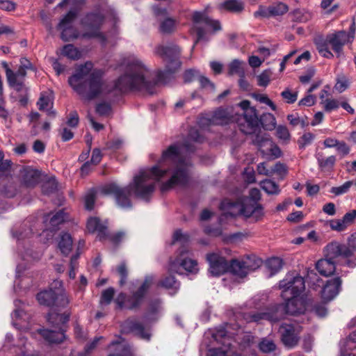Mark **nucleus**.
Segmentation results:
<instances>
[{
  "label": "nucleus",
  "mask_w": 356,
  "mask_h": 356,
  "mask_svg": "<svg viewBox=\"0 0 356 356\" xmlns=\"http://www.w3.org/2000/svg\"><path fill=\"white\" fill-rule=\"evenodd\" d=\"M115 290L113 288H108L104 290L102 293V297L100 300V303L102 305H109L114 296Z\"/></svg>",
  "instance_id": "nucleus-43"
},
{
  "label": "nucleus",
  "mask_w": 356,
  "mask_h": 356,
  "mask_svg": "<svg viewBox=\"0 0 356 356\" xmlns=\"http://www.w3.org/2000/svg\"><path fill=\"white\" fill-rule=\"evenodd\" d=\"M348 86V80L345 76L337 78V81L334 86V89L339 92H343Z\"/></svg>",
  "instance_id": "nucleus-58"
},
{
  "label": "nucleus",
  "mask_w": 356,
  "mask_h": 356,
  "mask_svg": "<svg viewBox=\"0 0 356 356\" xmlns=\"http://www.w3.org/2000/svg\"><path fill=\"white\" fill-rule=\"evenodd\" d=\"M212 337L215 341L222 343L224 348H210L208 353L209 356H238L225 349L227 346H230V343L229 342V339L227 336V332L224 328L217 330L216 332L212 334Z\"/></svg>",
  "instance_id": "nucleus-12"
},
{
  "label": "nucleus",
  "mask_w": 356,
  "mask_h": 356,
  "mask_svg": "<svg viewBox=\"0 0 356 356\" xmlns=\"http://www.w3.org/2000/svg\"><path fill=\"white\" fill-rule=\"evenodd\" d=\"M159 285L172 291V294L177 293L180 286V283L177 281L174 276L170 275L161 280Z\"/></svg>",
  "instance_id": "nucleus-30"
},
{
  "label": "nucleus",
  "mask_w": 356,
  "mask_h": 356,
  "mask_svg": "<svg viewBox=\"0 0 356 356\" xmlns=\"http://www.w3.org/2000/svg\"><path fill=\"white\" fill-rule=\"evenodd\" d=\"M111 346H116L115 350H117V353L115 354H111L108 356H125L127 355V349L124 343L118 341L112 342Z\"/></svg>",
  "instance_id": "nucleus-52"
},
{
  "label": "nucleus",
  "mask_w": 356,
  "mask_h": 356,
  "mask_svg": "<svg viewBox=\"0 0 356 356\" xmlns=\"http://www.w3.org/2000/svg\"><path fill=\"white\" fill-rule=\"evenodd\" d=\"M6 79L10 87L17 92L22 91L24 87V81L17 76L12 70H7Z\"/></svg>",
  "instance_id": "nucleus-28"
},
{
  "label": "nucleus",
  "mask_w": 356,
  "mask_h": 356,
  "mask_svg": "<svg viewBox=\"0 0 356 356\" xmlns=\"http://www.w3.org/2000/svg\"><path fill=\"white\" fill-rule=\"evenodd\" d=\"M37 104L40 111H48L49 108L51 107L52 102L49 97L44 95H41Z\"/></svg>",
  "instance_id": "nucleus-46"
},
{
  "label": "nucleus",
  "mask_w": 356,
  "mask_h": 356,
  "mask_svg": "<svg viewBox=\"0 0 356 356\" xmlns=\"http://www.w3.org/2000/svg\"><path fill=\"white\" fill-rule=\"evenodd\" d=\"M160 305L161 301L159 299L152 302L149 305L148 311L145 318H149L151 315L156 314L159 310Z\"/></svg>",
  "instance_id": "nucleus-63"
},
{
  "label": "nucleus",
  "mask_w": 356,
  "mask_h": 356,
  "mask_svg": "<svg viewBox=\"0 0 356 356\" xmlns=\"http://www.w3.org/2000/svg\"><path fill=\"white\" fill-rule=\"evenodd\" d=\"M272 176L274 174H277L281 178H283L288 172V168L286 165L280 162H277L275 165L271 168Z\"/></svg>",
  "instance_id": "nucleus-44"
},
{
  "label": "nucleus",
  "mask_w": 356,
  "mask_h": 356,
  "mask_svg": "<svg viewBox=\"0 0 356 356\" xmlns=\"http://www.w3.org/2000/svg\"><path fill=\"white\" fill-rule=\"evenodd\" d=\"M95 201V193L94 191H90L85 196V207L88 210H92L94 207Z\"/></svg>",
  "instance_id": "nucleus-53"
},
{
  "label": "nucleus",
  "mask_w": 356,
  "mask_h": 356,
  "mask_svg": "<svg viewBox=\"0 0 356 356\" xmlns=\"http://www.w3.org/2000/svg\"><path fill=\"white\" fill-rule=\"evenodd\" d=\"M276 135L280 140L288 142L290 138V134L285 126L280 125L276 128Z\"/></svg>",
  "instance_id": "nucleus-50"
},
{
  "label": "nucleus",
  "mask_w": 356,
  "mask_h": 356,
  "mask_svg": "<svg viewBox=\"0 0 356 356\" xmlns=\"http://www.w3.org/2000/svg\"><path fill=\"white\" fill-rule=\"evenodd\" d=\"M19 177L25 186L32 187L38 183L40 172L31 167H24L20 170Z\"/></svg>",
  "instance_id": "nucleus-21"
},
{
  "label": "nucleus",
  "mask_w": 356,
  "mask_h": 356,
  "mask_svg": "<svg viewBox=\"0 0 356 356\" xmlns=\"http://www.w3.org/2000/svg\"><path fill=\"white\" fill-rule=\"evenodd\" d=\"M62 54L63 56L72 60H78L81 58V52L72 44L64 46Z\"/></svg>",
  "instance_id": "nucleus-35"
},
{
  "label": "nucleus",
  "mask_w": 356,
  "mask_h": 356,
  "mask_svg": "<svg viewBox=\"0 0 356 356\" xmlns=\"http://www.w3.org/2000/svg\"><path fill=\"white\" fill-rule=\"evenodd\" d=\"M266 266L272 272L277 273L282 267V260L278 257H273L267 260Z\"/></svg>",
  "instance_id": "nucleus-37"
},
{
  "label": "nucleus",
  "mask_w": 356,
  "mask_h": 356,
  "mask_svg": "<svg viewBox=\"0 0 356 356\" xmlns=\"http://www.w3.org/2000/svg\"><path fill=\"white\" fill-rule=\"evenodd\" d=\"M76 16L77 13L75 10H70L58 24L57 29L60 31V38L63 41H70L79 37V31L73 26Z\"/></svg>",
  "instance_id": "nucleus-9"
},
{
  "label": "nucleus",
  "mask_w": 356,
  "mask_h": 356,
  "mask_svg": "<svg viewBox=\"0 0 356 356\" xmlns=\"http://www.w3.org/2000/svg\"><path fill=\"white\" fill-rule=\"evenodd\" d=\"M209 264V273L214 276L222 275L229 269L227 260L218 253H210L207 255Z\"/></svg>",
  "instance_id": "nucleus-15"
},
{
  "label": "nucleus",
  "mask_w": 356,
  "mask_h": 356,
  "mask_svg": "<svg viewBox=\"0 0 356 356\" xmlns=\"http://www.w3.org/2000/svg\"><path fill=\"white\" fill-rule=\"evenodd\" d=\"M314 136L309 132L305 133L303 136L298 140V145L300 148H304L306 145L310 144Z\"/></svg>",
  "instance_id": "nucleus-59"
},
{
  "label": "nucleus",
  "mask_w": 356,
  "mask_h": 356,
  "mask_svg": "<svg viewBox=\"0 0 356 356\" xmlns=\"http://www.w3.org/2000/svg\"><path fill=\"white\" fill-rule=\"evenodd\" d=\"M241 316L246 323H259L263 320L275 321L277 320L274 314L269 312H244L241 314Z\"/></svg>",
  "instance_id": "nucleus-22"
},
{
  "label": "nucleus",
  "mask_w": 356,
  "mask_h": 356,
  "mask_svg": "<svg viewBox=\"0 0 356 356\" xmlns=\"http://www.w3.org/2000/svg\"><path fill=\"white\" fill-rule=\"evenodd\" d=\"M184 149L193 151L186 145L174 144L164 150L158 165L139 171L133 181L127 187H120L115 183L108 184L101 189L104 195H113L119 207L130 208L131 193L144 200H149L155 190V182L167 179L162 182L161 191L165 192L177 186L186 185L189 180L188 168L190 162L184 159Z\"/></svg>",
  "instance_id": "nucleus-2"
},
{
  "label": "nucleus",
  "mask_w": 356,
  "mask_h": 356,
  "mask_svg": "<svg viewBox=\"0 0 356 356\" xmlns=\"http://www.w3.org/2000/svg\"><path fill=\"white\" fill-rule=\"evenodd\" d=\"M301 332L302 327L298 325L282 324L280 327L281 341L286 347L292 348L298 345Z\"/></svg>",
  "instance_id": "nucleus-11"
},
{
  "label": "nucleus",
  "mask_w": 356,
  "mask_h": 356,
  "mask_svg": "<svg viewBox=\"0 0 356 356\" xmlns=\"http://www.w3.org/2000/svg\"><path fill=\"white\" fill-rule=\"evenodd\" d=\"M242 208L243 204H241V200L237 201L225 200L220 204V209L224 211L226 215L231 216H242Z\"/></svg>",
  "instance_id": "nucleus-23"
},
{
  "label": "nucleus",
  "mask_w": 356,
  "mask_h": 356,
  "mask_svg": "<svg viewBox=\"0 0 356 356\" xmlns=\"http://www.w3.org/2000/svg\"><path fill=\"white\" fill-rule=\"evenodd\" d=\"M87 229L90 232H97V236L100 240L106 236V225L102 223L98 218H90L87 222Z\"/></svg>",
  "instance_id": "nucleus-24"
},
{
  "label": "nucleus",
  "mask_w": 356,
  "mask_h": 356,
  "mask_svg": "<svg viewBox=\"0 0 356 356\" xmlns=\"http://www.w3.org/2000/svg\"><path fill=\"white\" fill-rule=\"evenodd\" d=\"M355 23L353 22L348 33L341 31L330 34L327 36L326 41L332 46L334 51L339 52L345 44L353 41L355 38Z\"/></svg>",
  "instance_id": "nucleus-10"
},
{
  "label": "nucleus",
  "mask_w": 356,
  "mask_h": 356,
  "mask_svg": "<svg viewBox=\"0 0 356 356\" xmlns=\"http://www.w3.org/2000/svg\"><path fill=\"white\" fill-rule=\"evenodd\" d=\"M271 72L270 70H264L258 76V85L262 87H266L269 82L271 76Z\"/></svg>",
  "instance_id": "nucleus-48"
},
{
  "label": "nucleus",
  "mask_w": 356,
  "mask_h": 356,
  "mask_svg": "<svg viewBox=\"0 0 356 356\" xmlns=\"http://www.w3.org/2000/svg\"><path fill=\"white\" fill-rule=\"evenodd\" d=\"M80 253L77 251L75 254H74L70 259V270L69 271V277L72 279H74L75 277L76 273H75V268L77 266L76 261L78 258L79 257Z\"/></svg>",
  "instance_id": "nucleus-60"
},
{
  "label": "nucleus",
  "mask_w": 356,
  "mask_h": 356,
  "mask_svg": "<svg viewBox=\"0 0 356 356\" xmlns=\"http://www.w3.org/2000/svg\"><path fill=\"white\" fill-rule=\"evenodd\" d=\"M324 109L327 112L338 108L340 106V101L334 99H326L323 102Z\"/></svg>",
  "instance_id": "nucleus-49"
},
{
  "label": "nucleus",
  "mask_w": 356,
  "mask_h": 356,
  "mask_svg": "<svg viewBox=\"0 0 356 356\" xmlns=\"http://www.w3.org/2000/svg\"><path fill=\"white\" fill-rule=\"evenodd\" d=\"M53 284L54 288H57L58 286L59 287L56 289L51 288L48 291H41L37 295L38 301L40 305L47 307H66L70 302V299L62 288V282L56 280Z\"/></svg>",
  "instance_id": "nucleus-5"
},
{
  "label": "nucleus",
  "mask_w": 356,
  "mask_h": 356,
  "mask_svg": "<svg viewBox=\"0 0 356 356\" xmlns=\"http://www.w3.org/2000/svg\"><path fill=\"white\" fill-rule=\"evenodd\" d=\"M155 53L167 63V69L159 72L156 79L140 60L130 57L124 60L122 65L124 72L115 81L112 90H106L100 72H91V63L78 66L75 73L69 78V84L77 94L86 100L95 99L104 91L111 92L113 90L122 93L137 90L152 94L154 86L165 83V76L173 74L181 65L179 60L180 49L176 44L159 45L155 49Z\"/></svg>",
  "instance_id": "nucleus-1"
},
{
  "label": "nucleus",
  "mask_w": 356,
  "mask_h": 356,
  "mask_svg": "<svg viewBox=\"0 0 356 356\" xmlns=\"http://www.w3.org/2000/svg\"><path fill=\"white\" fill-rule=\"evenodd\" d=\"M353 184V182L352 181H346L343 185L340 186L332 187L330 189V193L334 194L335 195L344 194L349 191Z\"/></svg>",
  "instance_id": "nucleus-42"
},
{
  "label": "nucleus",
  "mask_w": 356,
  "mask_h": 356,
  "mask_svg": "<svg viewBox=\"0 0 356 356\" xmlns=\"http://www.w3.org/2000/svg\"><path fill=\"white\" fill-rule=\"evenodd\" d=\"M261 351L265 353L273 352L276 348V345L272 340L264 339L259 344Z\"/></svg>",
  "instance_id": "nucleus-41"
},
{
  "label": "nucleus",
  "mask_w": 356,
  "mask_h": 356,
  "mask_svg": "<svg viewBox=\"0 0 356 356\" xmlns=\"http://www.w3.org/2000/svg\"><path fill=\"white\" fill-rule=\"evenodd\" d=\"M307 278L309 280V282L314 289H316L317 286L321 287V284H323V280L314 272L309 273Z\"/></svg>",
  "instance_id": "nucleus-61"
},
{
  "label": "nucleus",
  "mask_w": 356,
  "mask_h": 356,
  "mask_svg": "<svg viewBox=\"0 0 356 356\" xmlns=\"http://www.w3.org/2000/svg\"><path fill=\"white\" fill-rule=\"evenodd\" d=\"M96 111L100 115H108L111 112V105L107 103H100L97 106Z\"/></svg>",
  "instance_id": "nucleus-57"
},
{
  "label": "nucleus",
  "mask_w": 356,
  "mask_h": 356,
  "mask_svg": "<svg viewBox=\"0 0 356 356\" xmlns=\"http://www.w3.org/2000/svg\"><path fill=\"white\" fill-rule=\"evenodd\" d=\"M189 251L185 249L180 250L179 255L176 259L171 263L170 266V270L172 272L179 273L177 267H182L185 270L191 273H196L198 271L197 263L195 260L188 258L186 256L188 254Z\"/></svg>",
  "instance_id": "nucleus-13"
},
{
  "label": "nucleus",
  "mask_w": 356,
  "mask_h": 356,
  "mask_svg": "<svg viewBox=\"0 0 356 356\" xmlns=\"http://www.w3.org/2000/svg\"><path fill=\"white\" fill-rule=\"evenodd\" d=\"M341 282L339 277L327 280L321 291L323 300L327 302L334 298L340 291Z\"/></svg>",
  "instance_id": "nucleus-19"
},
{
  "label": "nucleus",
  "mask_w": 356,
  "mask_h": 356,
  "mask_svg": "<svg viewBox=\"0 0 356 356\" xmlns=\"http://www.w3.org/2000/svg\"><path fill=\"white\" fill-rule=\"evenodd\" d=\"M117 272L120 276V284L124 285L127 282L128 275L127 268L124 262L121 263L117 268Z\"/></svg>",
  "instance_id": "nucleus-51"
},
{
  "label": "nucleus",
  "mask_w": 356,
  "mask_h": 356,
  "mask_svg": "<svg viewBox=\"0 0 356 356\" xmlns=\"http://www.w3.org/2000/svg\"><path fill=\"white\" fill-rule=\"evenodd\" d=\"M261 188L268 194L277 195L280 193L279 186L270 179H265L260 183Z\"/></svg>",
  "instance_id": "nucleus-33"
},
{
  "label": "nucleus",
  "mask_w": 356,
  "mask_h": 356,
  "mask_svg": "<svg viewBox=\"0 0 356 356\" xmlns=\"http://www.w3.org/2000/svg\"><path fill=\"white\" fill-rule=\"evenodd\" d=\"M253 97L258 102H259L261 103L266 104V105L269 106L273 111L276 110L275 104L268 97L267 95H260V94H254V95H253Z\"/></svg>",
  "instance_id": "nucleus-54"
},
{
  "label": "nucleus",
  "mask_w": 356,
  "mask_h": 356,
  "mask_svg": "<svg viewBox=\"0 0 356 356\" xmlns=\"http://www.w3.org/2000/svg\"><path fill=\"white\" fill-rule=\"evenodd\" d=\"M316 268L318 273L324 276L332 275L335 270V263L328 258L320 259L316 264Z\"/></svg>",
  "instance_id": "nucleus-26"
},
{
  "label": "nucleus",
  "mask_w": 356,
  "mask_h": 356,
  "mask_svg": "<svg viewBox=\"0 0 356 356\" xmlns=\"http://www.w3.org/2000/svg\"><path fill=\"white\" fill-rule=\"evenodd\" d=\"M343 220L346 225V227H349L353 225L356 219V210H351L349 212L346 213L343 216Z\"/></svg>",
  "instance_id": "nucleus-62"
},
{
  "label": "nucleus",
  "mask_w": 356,
  "mask_h": 356,
  "mask_svg": "<svg viewBox=\"0 0 356 356\" xmlns=\"http://www.w3.org/2000/svg\"><path fill=\"white\" fill-rule=\"evenodd\" d=\"M220 9H226L232 12H239L243 9V5L237 0L226 1L219 6Z\"/></svg>",
  "instance_id": "nucleus-34"
},
{
  "label": "nucleus",
  "mask_w": 356,
  "mask_h": 356,
  "mask_svg": "<svg viewBox=\"0 0 356 356\" xmlns=\"http://www.w3.org/2000/svg\"><path fill=\"white\" fill-rule=\"evenodd\" d=\"M124 329L134 332L143 339L149 340L150 339V334L145 330L143 324L138 321L127 320L124 323Z\"/></svg>",
  "instance_id": "nucleus-25"
},
{
  "label": "nucleus",
  "mask_w": 356,
  "mask_h": 356,
  "mask_svg": "<svg viewBox=\"0 0 356 356\" xmlns=\"http://www.w3.org/2000/svg\"><path fill=\"white\" fill-rule=\"evenodd\" d=\"M227 113L225 111L219 109L214 113L212 117L211 122L213 124H224L227 122Z\"/></svg>",
  "instance_id": "nucleus-40"
},
{
  "label": "nucleus",
  "mask_w": 356,
  "mask_h": 356,
  "mask_svg": "<svg viewBox=\"0 0 356 356\" xmlns=\"http://www.w3.org/2000/svg\"><path fill=\"white\" fill-rule=\"evenodd\" d=\"M329 225L332 230L337 232H342L345 230L347 227L343 220L341 219H333L329 221Z\"/></svg>",
  "instance_id": "nucleus-45"
},
{
  "label": "nucleus",
  "mask_w": 356,
  "mask_h": 356,
  "mask_svg": "<svg viewBox=\"0 0 356 356\" xmlns=\"http://www.w3.org/2000/svg\"><path fill=\"white\" fill-rule=\"evenodd\" d=\"M350 254L346 245L338 242H332L326 246V257L332 261L339 257H350Z\"/></svg>",
  "instance_id": "nucleus-20"
},
{
  "label": "nucleus",
  "mask_w": 356,
  "mask_h": 356,
  "mask_svg": "<svg viewBox=\"0 0 356 356\" xmlns=\"http://www.w3.org/2000/svg\"><path fill=\"white\" fill-rule=\"evenodd\" d=\"M104 16L99 13L88 14L81 20V24L86 30L83 34L84 38H104L100 31V28L104 22Z\"/></svg>",
  "instance_id": "nucleus-7"
},
{
  "label": "nucleus",
  "mask_w": 356,
  "mask_h": 356,
  "mask_svg": "<svg viewBox=\"0 0 356 356\" xmlns=\"http://www.w3.org/2000/svg\"><path fill=\"white\" fill-rule=\"evenodd\" d=\"M346 248L350 252V257L353 256L356 251V234L349 237Z\"/></svg>",
  "instance_id": "nucleus-64"
},
{
  "label": "nucleus",
  "mask_w": 356,
  "mask_h": 356,
  "mask_svg": "<svg viewBox=\"0 0 356 356\" xmlns=\"http://www.w3.org/2000/svg\"><path fill=\"white\" fill-rule=\"evenodd\" d=\"M341 349L343 352L348 350H356V342L350 339L348 337L341 342Z\"/></svg>",
  "instance_id": "nucleus-55"
},
{
  "label": "nucleus",
  "mask_w": 356,
  "mask_h": 356,
  "mask_svg": "<svg viewBox=\"0 0 356 356\" xmlns=\"http://www.w3.org/2000/svg\"><path fill=\"white\" fill-rule=\"evenodd\" d=\"M154 277L152 276H147L140 288L133 294L128 300L127 307L129 309H134L140 306L145 295L153 284Z\"/></svg>",
  "instance_id": "nucleus-17"
},
{
  "label": "nucleus",
  "mask_w": 356,
  "mask_h": 356,
  "mask_svg": "<svg viewBox=\"0 0 356 356\" xmlns=\"http://www.w3.org/2000/svg\"><path fill=\"white\" fill-rule=\"evenodd\" d=\"M281 96L286 100L288 104H292L297 100L298 93L292 92L290 90L286 89L281 93Z\"/></svg>",
  "instance_id": "nucleus-56"
},
{
  "label": "nucleus",
  "mask_w": 356,
  "mask_h": 356,
  "mask_svg": "<svg viewBox=\"0 0 356 356\" xmlns=\"http://www.w3.org/2000/svg\"><path fill=\"white\" fill-rule=\"evenodd\" d=\"M304 278L296 273H289L280 282L279 287L282 289L283 298L300 296L305 289Z\"/></svg>",
  "instance_id": "nucleus-6"
},
{
  "label": "nucleus",
  "mask_w": 356,
  "mask_h": 356,
  "mask_svg": "<svg viewBox=\"0 0 356 356\" xmlns=\"http://www.w3.org/2000/svg\"><path fill=\"white\" fill-rule=\"evenodd\" d=\"M245 63L238 59H234L229 65V74H238V76H245Z\"/></svg>",
  "instance_id": "nucleus-31"
},
{
  "label": "nucleus",
  "mask_w": 356,
  "mask_h": 356,
  "mask_svg": "<svg viewBox=\"0 0 356 356\" xmlns=\"http://www.w3.org/2000/svg\"><path fill=\"white\" fill-rule=\"evenodd\" d=\"M154 15L159 18V31L163 34H170L175 31L177 23L173 18L167 17V10L158 6H154Z\"/></svg>",
  "instance_id": "nucleus-14"
},
{
  "label": "nucleus",
  "mask_w": 356,
  "mask_h": 356,
  "mask_svg": "<svg viewBox=\"0 0 356 356\" xmlns=\"http://www.w3.org/2000/svg\"><path fill=\"white\" fill-rule=\"evenodd\" d=\"M318 163L319 167L322 169H331L334 166L336 162V157L334 156H330L326 159L323 157H318Z\"/></svg>",
  "instance_id": "nucleus-38"
},
{
  "label": "nucleus",
  "mask_w": 356,
  "mask_h": 356,
  "mask_svg": "<svg viewBox=\"0 0 356 356\" xmlns=\"http://www.w3.org/2000/svg\"><path fill=\"white\" fill-rule=\"evenodd\" d=\"M238 106L243 111V118L238 123L239 129L243 133L245 134H253L259 123L264 129L267 130H272L275 128L276 120L273 114L264 113L259 118L256 108L250 106V102L248 100L241 102Z\"/></svg>",
  "instance_id": "nucleus-3"
},
{
  "label": "nucleus",
  "mask_w": 356,
  "mask_h": 356,
  "mask_svg": "<svg viewBox=\"0 0 356 356\" xmlns=\"http://www.w3.org/2000/svg\"><path fill=\"white\" fill-rule=\"evenodd\" d=\"M242 216L246 218H252L254 221H259L264 216L263 207L257 202H252L250 199H243Z\"/></svg>",
  "instance_id": "nucleus-16"
},
{
  "label": "nucleus",
  "mask_w": 356,
  "mask_h": 356,
  "mask_svg": "<svg viewBox=\"0 0 356 356\" xmlns=\"http://www.w3.org/2000/svg\"><path fill=\"white\" fill-rule=\"evenodd\" d=\"M193 21L194 23L193 29L197 33V38L192 49H194L195 45L200 40L202 39L204 35V29L200 26L201 24H204L206 26L214 31H218L221 29L220 22L209 18L205 12H195L193 15Z\"/></svg>",
  "instance_id": "nucleus-8"
},
{
  "label": "nucleus",
  "mask_w": 356,
  "mask_h": 356,
  "mask_svg": "<svg viewBox=\"0 0 356 356\" xmlns=\"http://www.w3.org/2000/svg\"><path fill=\"white\" fill-rule=\"evenodd\" d=\"M70 313L65 311L63 313L54 310L51 311L47 317V321L58 330H38V332L49 343H59L63 341L65 338V324L68 321Z\"/></svg>",
  "instance_id": "nucleus-4"
},
{
  "label": "nucleus",
  "mask_w": 356,
  "mask_h": 356,
  "mask_svg": "<svg viewBox=\"0 0 356 356\" xmlns=\"http://www.w3.org/2000/svg\"><path fill=\"white\" fill-rule=\"evenodd\" d=\"M228 270H229L232 274L240 277H244L248 274L243 260H232L231 264H229Z\"/></svg>",
  "instance_id": "nucleus-29"
},
{
  "label": "nucleus",
  "mask_w": 356,
  "mask_h": 356,
  "mask_svg": "<svg viewBox=\"0 0 356 356\" xmlns=\"http://www.w3.org/2000/svg\"><path fill=\"white\" fill-rule=\"evenodd\" d=\"M57 190V184L55 180H49L42 186V191L44 195H50Z\"/></svg>",
  "instance_id": "nucleus-47"
},
{
  "label": "nucleus",
  "mask_w": 356,
  "mask_h": 356,
  "mask_svg": "<svg viewBox=\"0 0 356 356\" xmlns=\"http://www.w3.org/2000/svg\"><path fill=\"white\" fill-rule=\"evenodd\" d=\"M66 219V213L63 210H59L50 218V224L52 227H56Z\"/></svg>",
  "instance_id": "nucleus-39"
},
{
  "label": "nucleus",
  "mask_w": 356,
  "mask_h": 356,
  "mask_svg": "<svg viewBox=\"0 0 356 356\" xmlns=\"http://www.w3.org/2000/svg\"><path fill=\"white\" fill-rule=\"evenodd\" d=\"M73 241L71 235L68 233H62L60 235L58 248L61 254L64 256H67L72 250Z\"/></svg>",
  "instance_id": "nucleus-27"
},
{
  "label": "nucleus",
  "mask_w": 356,
  "mask_h": 356,
  "mask_svg": "<svg viewBox=\"0 0 356 356\" xmlns=\"http://www.w3.org/2000/svg\"><path fill=\"white\" fill-rule=\"evenodd\" d=\"M284 299L286 300L284 309L286 314L298 315L303 314L306 310L307 301L305 297L295 296Z\"/></svg>",
  "instance_id": "nucleus-18"
},
{
  "label": "nucleus",
  "mask_w": 356,
  "mask_h": 356,
  "mask_svg": "<svg viewBox=\"0 0 356 356\" xmlns=\"http://www.w3.org/2000/svg\"><path fill=\"white\" fill-rule=\"evenodd\" d=\"M288 11V6L283 3H277L269 6V12L271 16L282 15Z\"/></svg>",
  "instance_id": "nucleus-36"
},
{
  "label": "nucleus",
  "mask_w": 356,
  "mask_h": 356,
  "mask_svg": "<svg viewBox=\"0 0 356 356\" xmlns=\"http://www.w3.org/2000/svg\"><path fill=\"white\" fill-rule=\"evenodd\" d=\"M243 262L248 273L254 271L261 264V260L255 256H248L243 259Z\"/></svg>",
  "instance_id": "nucleus-32"
}]
</instances>
